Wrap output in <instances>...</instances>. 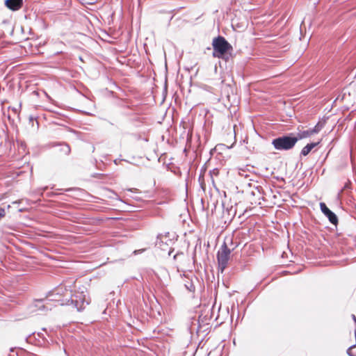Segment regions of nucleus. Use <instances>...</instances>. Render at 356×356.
I'll list each match as a JSON object with an SVG mask.
<instances>
[{
    "mask_svg": "<svg viewBox=\"0 0 356 356\" xmlns=\"http://www.w3.org/2000/svg\"><path fill=\"white\" fill-rule=\"evenodd\" d=\"M312 134H313V133L311 132V129H308V130H305V131H301V132L298 133L297 136H296V138H297V142L299 140L305 138H307V137L310 136Z\"/></svg>",
    "mask_w": 356,
    "mask_h": 356,
    "instance_id": "9d476101",
    "label": "nucleus"
},
{
    "mask_svg": "<svg viewBox=\"0 0 356 356\" xmlns=\"http://www.w3.org/2000/svg\"><path fill=\"white\" fill-rule=\"evenodd\" d=\"M5 6L12 11L19 10L23 6V0H5Z\"/></svg>",
    "mask_w": 356,
    "mask_h": 356,
    "instance_id": "6e6552de",
    "label": "nucleus"
},
{
    "mask_svg": "<svg viewBox=\"0 0 356 356\" xmlns=\"http://www.w3.org/2000/svg\"><path fill=\"white\" fill-rule=\"evenodd\" d=\"M322 128H323V125L318 122L316 124V126L313 129H311V132H312L313 134H317L321 130Z\"/></svg>",
    "mask_w": 356,
    "mask_h": 356,
    "instance_id": "f8f14e48",
    "label": "nucleus"
},
{
    "mask_svg": "<svg viewBox=\"0 0 356 356\" xmlns=\"http://www.w3.org/2000/svg\"><path fill=\"white\" fill-rule=\"evenodd\" d=\"M320 209L321 212L328 218L329 221L336 225L338 223V217L332 211L324 202L320 203Z\"/></svg>",
    "mask_w": 356,
    "mask_h": 356,
    "instance_id": "423d86ee",
    "label": "nucleus"
},
{
    "mask_svg": "<svg viewBox=\"0 0 356 356\" xmlns=\"http://www.w3.org/2000/svg\"><path fill=\"white\" fill-rule=\"evenodd\" d=\"M226 240H228L227 238ZM230 241L231 245L233 246L232 249H230L227 242L225 241L223 244L221 245L220 250L218 251L217 253V260L218 264V268L220 269L221 272H223V270L227 268L228 261L229 260L230 254L232 250H234L236 247L237 244L234 245L232 239L230 238H229Z\"/></svg>",
    "mask_w": 356,
    "mask_h": 356,
    "instance_id": "20e7f679",
    "label": "nucleus"
},
{
    "mask_svg": "<svg viewBox=\"0 0 356 356\" xmlns=\"http://www.w3.org/2000/svg\"><path fill=\"white\" fill-rule=\"evenodd\" d=\"M75 191H78V190L76 188H69L65 189V191H67V192Z\"/></svg>",
    "mask_w": 356,
    "mask_h": 356,
    "instance_id": "dca6fc26",
    "label": "nucleus"
},
{
    "mask_svg": "<svg viewBox=\"0 0 356 356\" xmlns=\"http://www.w3.org/2000/svg\"><path fill=\"white\" fill-rule=\"evenodd\" d=\"M47 186H46V187L43 188H42V192H44V191L45 190H47Z\"/></svg>",
    "mask_w": 356,
    "mask_h": 356,
    "instance_id": "f3484780",
    "label": "nucleus"
},
{
    "mask_svg": "<svg viewBox=\"0 0 356 356\" xmlns=\"http://www.w3.org/2000/svg\"><path fill=\"white\" fill-rule=\"evenodd\" d=\"M318 144L319 142L308 143L302 149L300 155L304 156H307L309 154V152L312 150V149L316 147Z\"/></svg>",
    "mask_w": 356,
    "mask_h": 356,
    "instance_id": "1a4fd4ad",
    "label": "nucleus"
},
{
    "mask_svg": "<svg viewBox=\"0 0 356 356\" xmlns=\"http://www.w3.org/2000/svg\"><path fill=\"white\" fill-rule=\"evenodd\" d=\"M7 356H18V355L17 353L11 350L10 353Z\"/></svg>",
    "mask_w": 356,
    "mask_h": 356,
    "instance_id": "2eb2a0df",
    "label": "nucleus"
},
{
    "mask_svg": "<svg viewBox=\"0 0 356 356\" xmlns=\"http://www.w3.org/2000/svg\"><path fill=\"white\" fill-rule=\"evenodd\" d=\"M200 327L199 320L194 319V321L192 322L191 330V332L195 331L196 332H198L200 331Z\"/></svg>",
    "mask_w": 356,
    "mask_h": 356,
    "instance_id": "9b49d317",
    "label": "nucleus"
},
{
    "mask_svg": "<svg viewBox=\"0 0 356 356\" xmlns=\"http://www.w3.org/2000/svg\"><path fill=\"white\" fill-rule=\"evenodd\" d=\"M6 216L5 209L3 208H0V220Z\"/></svg>",
    "mask_w": 356,
    "mask_h": 356,
    "instance_id": "4468645a",
    "label": "nucleus"
},
{
    "mask_svg": "<svg viewBox=\"0 0 356 356\" xmlns=\"http://www.w3.org/2000/svg\"><path fill=\"white\" fill-rule=\"evenodd\" d=\"M213 54L214 58H221L226 62L232 58L233 47L229 42L221 35L213 38L212 42Z\"/></svg>",
    "mask_w": 356,
    "mask_h": 356,
    "instance_id": "f03ea898",
    "label": "nucleus"
},
{
    "mask_svg": "<svg viewBox=\"0 0 356 356\" xmlns=\"http://www.w3.org/2000/svg\"><path fill=\"white\" fill-rule=\"evenodd\" d=\"M184 285H185V287L186 288V289L188 290L189 291H195V286H194V284L192 282H188Z\"/></svg>",
    "mask_w": 356,
    "mask_h": 356,
    "instance_id": "ddd939ff",
    "label": "nucleus"
},
{
    "mask_svg": "<svg viewBox=\"0 0 356 356\" xmlns=\"http://www.w3.org/2000/svg\"><path fill=\"white\" fill-rule=\"evenodd\" d=\"M58 291L59 290L56 291H49L44 298L35 300L31 305V312H47L51 310V304H50V300H56V299L49 298V297L54 294H59Z\"/></svg>",
    "mask_w": 356,
    "mask_h": 356,
    "instance_id": "39448f33",
    "label": "nucleus"
},
{
    "mask_svg": "<svg viewBox=\"0 0 356 356\" xmlns=\"http://www.w3.org/2000/svg\"><path fill=\"white\" fill-rule=\"evenodd\" d=\"M57 290H60L59 294H54L49 297V298L56 299L54 300L55 302H58L60 305H67L71 306L73 309H76L78 312L83 311L86 306L89 305L90 301L86 298V294L83 291H75L72 293L69 299H60V296L62 293L63 292V288L60 287L58 289H55L51 291H56ZM52 300H50V302Z\"/></svg>",
    "mask_w": 356,
    "mask_h": 356,
    "instance_id": "f257e3e1",
    "label": "nucleus"
},
{
    "mask_svg": "<svg viewBox=\"0 0 356 356\" xmlns=\"http://www.w3.org/2000/svg\"><path fill=\"white\" fill-rule=\"evenodd\" d=\"M296 143L297 138L292 133L279 136L272 140L274 148L280 151L291 149Z\"/></svg>",
    "mask_w": 356,
    "mask_h": 356,
    "instance_id": "7ed1b4c3",
    "label": "nucleus"
},
{
    "mask_svg": "<svg viewBox=\"0 0 356 356\" xmlns=\"http://www.w3.org/2000/svg\"><path fill=\"white\" fill-rule=\"evenodd\" d=\"M51 147H56V152L60 153L61 155L68 156L71 152V148L66 143H53Z\"/></svg>",
    "mask_w": 356,
    "mask_h": 356,
    "instance_id": "0eeeda50",
    "label": "nucleus"
}]
</instances>
